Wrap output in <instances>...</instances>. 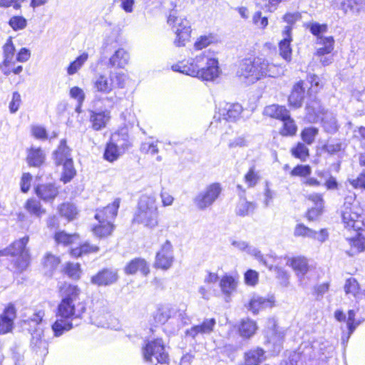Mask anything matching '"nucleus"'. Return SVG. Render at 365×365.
<instances>
[{"instance_id": "c9c22d12", "label": "nucleus", "mask_w": 365, "mask_h": 365, "mask_svg": "<svg viewBox=\"0 0 365 365\" xmlns=\"http://www.w3.org/2000/svg\"><path fill=\"white\" fill-rule=\"evenodd\" d=\"M289 110L282 106L276 104L270 105L265 107L264 114L272 118H276L282 120L284 118L288 117Z\"/></svg>"}, {"instance_id": "f257e3e1", "label": "nucleus", "mask_w": 365, "mask_h": 365, "mask_svg": "<svg viewBox=\"0 0 365 365\" xmlns=\"http://www.w3.org/2000/svg\"><path fill=\"white\" fill-rule=\"evenodd\" d=\"M172 69L205 81H214L220 74L218 60L204 53L187 62L173 65Z\"/></svg>"}, {"instance_id": "dca6fc26", "label": "nucleus", "mask_w": 365, "mask_h": 365, "mask_svg": "<svg viewBox=\"0 0 365 365\" xmlns=\"http://www.w3.org/2000/svg\"><path fill=\"white\" fill-rule=\"evenodd\" d=\"M16 317V309L12 304H9L0 316V334H5L14 329V321Z\"/></svg>"}, {"instance_id": "393cba45", "label": "nucleus", "mask_w": 365, "mask_h": 365, "mask_svg": "<svg viewBox=\"0 0 365 365\" xmlns=\"http://www.w3.org/2000/svg\"><path fill=\"white\" fill-rule=\"evenodd\" d=\"M304 93L305 88L303 87V81H300L295 83L288 98L289 106L294 108H300L304 98Z\"/></svg>"}, {"instance_id": "c85d7f7f", "label": "nucleus", "mask_w": 365, "mask_h": 365, "mask_svg": "<svg viewBox=\"0 0 365 365\" xmlns=\"http://www.w3.org/2000/svg\"><path fill=\"white\" fill-rule=\"evenodd\" d=\"M284 336V331L277 327L274 322L273 328L267 333V342L272 344L275 350L279 351L283 344Z\"/></svg>"}, {"instance_id": "aec40b11", "label": "nucleus", "mask_w": 365, "mask_h": 365, "mask_svg": "<svg viewBox=\"0 0 365 365\" xmlns=\"http://www.w3.org/2000/svg\"><path fill=\"white\" fill-rule=\"evenodd\" d=\"M283 38L279 43V55L287 62H290L292 60V50L290 43L292 41V27L286 26L282 31Z\"/></svg>"}, {"instance_id": "bb28decb", "label": "nucleus", "mask_w": 365, "mask_h": 365, "mask_svg": "<svg viewBox=\"0 0 365 365\" xmlns=\"http://www.w3.org/2000/svg\"><path fill=\"white\" fill-rule=\"evenodd\" d=\"M114 282V272L109 269H103L92 276L91 283L97 286H108Z\"/></svg>"}, {"instance_id": "423d86ee", "label": "nucleus", "mask_w": 365, "mask_h": 365, "mask_svg": "<svg viewBox=\"0 0 365 365\" xmlns=\"http://www.w3.org/2000/svg\"><path fill=\"white\" fill-rule=\"evenodd\" d=\"M29 237L26 235L12 242L9 246L0 250V257H16L14 264L21 272L25 270L29 264L30 255L26 245Z\"/></svg>"}, {"instance_id": "cd10ccee", "label": "nucleus", "mask_w": 365, "mask_h": 365, "mask_svg": "<svg viewBox=\"0 0 365 365\" xmlns=\"http://www.w3.org/2000/svg\"><path fill=\"white\" fill-rule=\"evenodd\" d=\"M287 264L292 267L299 281L302 282L309 270L307 259L304 257H296L289 259Z\"/></svg>"}, {"instance_id": "e433bc0d", "label": "nucleus", "mask_w": 365, "mask_h": 365, "mask_svg": "<svg viewBox=\"0 0 365 365\" xmlns=\"http://www.w3.org/2000/svg\"><path fill=\"white\" fill-rule=\"evenodd\" d=\"M120 132V133L118 134V138H115V160L130 146L128 140V130L121 129Z\"/></svg>"}, {"instance_id": "c03bdc74", "label": "nucleus", "mask_w": 365, "mask_h": 365, "mask_svg": "<svg viewBox=\"0 0 365 365\" xmlns=\"http://www.w3.org/2000/svg\"><path fill=\"white\" fill-rule=\"evenodd\" d=\"M63 166V171L61 173L60 180L63 184L70 182L76 175V170L74 168L73 160L71 162L65 163L61 165Z\"/></svg>"}, {"instance_id": "7ed1b4c3", "label": "nucleus", "mask_w": 365, "mask_h": 365, "mask_svg": "<svg viewBox=\"0 0 365 365\" xmlns=\"http://www.w3.org/2000/svg\"><path fill=\"white\" fill-rule=\"evenodd\" d=\"M61 301L57 307V317L80 318L86 312V307L79 302L81 290L77 285L64 283L60 288Z\"/></svg>"}, {"instance_id": "de8ad7c7", "label": "nucleus", "mask_w": 365, "mask_h": 365, "mask_svg": "<svg viewBox=\"0 0 365 365\" xmlns=\"http://www.w3.org/2000/svg\"><path fill=\"white\" fill-rule=\"evenodd\" d=\"M220 286L222 292L228 296L236 289L237 282L232 277L226 275L221 279Z\"/></svg>"}, {"instance_id": "4c0bfd02", "label": "nucleus", "mask_w": 365, "mask_h": 365, "mask_svg": "<svg viewBox=\"0 0 365 365\" xmlns=\"http://www.w3.org/2000/svg\"><path fill=\"white\" fill-rule=\"evenodd\" d=\"M256 207L255 202H249L245 197H240L236 206L235 212L240 217L249 216L254 213Z\"/></svg>"}, {"instance_id": "5fc2aeb1", "label": "nucleus", "mask_w": 365, "mask_h": 365, "mask_svg": "<svg viewBox=\"0 0 365 365\" xmlns=\"http://www.w3.org/2000/svg\"><path fill=\"white\" fill-rule=\"evenodd\" d=\"M98 250V246L91 245L89 242H86L81 244L78 247L73 249L71 254L75 257H80L83 254L97 252Z\"/></svg>"}, {"instance_id": "3c124183", "label": "nucleus", "mask_w": 365, "mask_h": 365, "mask_svg": "<svg viewBox=\"0 0 365 365\" xmlns=\"http://www.w3.org/2000/svg\"><path fill=\"white\" fill-rule=\"evenodd\" d=\"M270 270H273L276 274V277L278 279L279 284L282 287H287L289 284V275L287 271L279 267H273L268 263V266H266Z\"/></svg>"}, {"instance_id": "473e14b6", "label": "nucleus", "mask_w": 365, "mask_h": 365, "mask_svg": "<svg viewBox=\"0 0 365 365\" xmlns=\"http://www.w3.org/2000/svg\"><path fill=\"white\" fill-rule=\"evenodd\" d=\"M61 259L59 257L53 255L51 252H47L44 255L42 264L45 269V274L48 277H51L53 272L57 269Z\"/></svg>"}, {"instance_id": "2eb2a0df", "label": "nucleus", "mask_w": 365, "mask_h": 365, "mask_svg": "<svg viewBox=\"0 0 365 365\" xmlns=\"http://www.w3.org/2000/svg\"><path fill=\"white\" fill-rule=\"evenodd\" d=\"M243 108L238 103L223 102L218 108L219 118H222L225 122H235L241 117Z\"/></svg>"}, {"instance_id": "864d4df0", "label": "nucleus", "mask_w": 365, "mask_h": 365, "mask_svg": "<svg viewBox=\"0 0 365 365\" xmlns=\"http://www.w3.org/2000/svg\"><path fill=\"white\" fill-rule=\"evenodd\" d=\"M283 122V128L281 130V134L282 135H295L297 126L294 122V120L290 117L289 113H288V117L282 119Z\"/></svg>"}, {"instance_id": "bf43d9fd", "label": "nucleus", "mask_w": 365, "mask_h": 365, "mask_svg": "<svg viewBox=\"0 0 365 365\" xmlns=\"http://www.w3.org/2000/svg\"><path fill=\"white\" fill-rule=\"evenodd\" d=\"M64 272L69 277L73 279H78L81 275V268L79 264H74L73 262H67L64 267Z\"/></svg>"}, {"instance_id": "f704fd0d", "label": "nucleus", "mask_w": 365, "mask_h": 365, "mask_svg": "<svg viewBox=\"0 0 365 365\" xmlns=\"http://www.w3.org/2000/svg\"><path fill=\"white\" fill-rule=\"evenodd\" d=\"M113 39L108 38L106 39L101 48V61L102 62L108 59V63L110 67L114 66V46Z\"/></svg>"}, {"instance_id": "c756f323", "label": "nucleus", "mask_w": 365, "mask_h": 365, "mask_svg": "<svg viewBox=\"0 0 365 365\" xmlns=\"http://www.w3.org/2000/svg\"><path fill=\"white\" fill-rule=\"evenodd\" d=\"M26 349L20 341H15L9 348V355L14 365H23Z\"/></svg>"}, {"instance_id": "79ce46f5", "label": "nucleus", "mask_w": 365, "mask_h": 365, "mask_svg": "<svg viewBox=\"0 0 365 365\" xmlns=\"http://www.w3.org/2000/svg\"><path fill=\"white\" fill-rule=\"evenodd\" d=\"M350 249L347 250V254L354 256L365 250V239L359 235L356 237L349 240Z\"/></svg>"}, {"instance_id": "4468645a", "label": "nucleus", "mask_w": 365, "mask_h": 365, "mask_svg": "<svg viewBox=\"0 0 365 365\" xmlns=\"http://www.w3.org/2000/svg\"><path fill=\"white\" fill-rule=\"evenodd\" d=\"M356 312L354 309H350L348 311V317L346 318V314L341 309H336L334 312L335 319L339 322H346V327L348 329L347 335L344 334L341 336L343 343H346L349 341L351 335L354 333L356 327L361 323V321L356 319Z\"/></svg>"}, {"instance_id": "09e8293b", "label": "nucleus", "mask_w": 365, "mask_h": 365, "mask_svg": "<svg viewBox=\"0 0 365 365\" xmlns=\"http://www.w3.org/2000/svg\"><path fill=\"white\" fill-rule=\"evenodd\" d=\"M362 6L361 0H344L341 4V9L346 14H357Z\"/></svg>"}, {"instance_id": "338daca9", "label": "nucleus", "mask_w": 365, "mask_h": 365, "mask_svg": "<svg viewBox=\"0 0 365 365\" xmlns=\"http://www.w3.org/2000/svg\"><path fill=\"white\" fill-rule=\"evenodd\" d=\"M95 87L100 92L108 93L112 90L111 83H108V78L101 75L95 82Z\"/></svg>"}, {"instance_id": "ea45409f", "label": "nucleus", "mask_w": 365, "mask_h": 365, "mask_svg": "<svg viewBox=\"0 0 365 365\" xmlns=\"http://www.w3.org/2000/svg\"><path fill=\"white\" fill-rule=\"evenodd\" d=\"M24 207L28 212L37 217H41L42 215L46 213V210L42 207L40 201L34 198L28 199Z\"/></svg>"}, {"instance_id": "2f4dec72", "label": "nucleus", "mask_w": 365, "mask_h": 365, "mask_svg": "<svg viewBox=\"0 0 365 365\" xmlns=\"http://www.w3.org/2000/svg\"><path fill=\"white\" fill-rule=\"evenodd\" d=\"M60 317V319H57L51 325L53 336L56 337H59L64 332L68 331L73 328V323L71 321L73 318Z\"/></svg>"}, {"instance_id": "680f3d73", "label": "nucleus", "mask_w": 365, "mask_h": 365, "mask_svg": "<svg viewBox=\"0 0 365 365\" xmlns=\"http://www.w3.org/2000/svg\"><path fill=\"white\" fill-rule=\"evenodd\" d=\"M294 235L297 237L312 238L316 237V231L309 228L303 224H298L295 227Z\"/></svg>"}, {"instance_id": "0e129e2a", "label": "nucleus", "mask_w": 365, "mask_h": 365, "mask_svg": "<svg viewBox=\"0 0 365 365\" xmlns=\"http://www.w3.org/2000/svg\"><path fill=\"white\" fill-rule=\"evenodd\" d=\"M130 55L123 48H119L115 51V64L120 68H124L129 62Z\"/></svg>"}, {"instance_id": "a19ab883", "label": "nucleus", "mask_w": 365, "mask_h": 365, "mask_svg": "<svg viewBox=\"0 0 365 365\" xmlns=\"http://www.w3.org/2000/svg\"><path fill=\"white\" fill-rule=\"evenodd\" d=\"M109 118L110 117L106 112L91 111V121L92 122L93 129L96 130L104 128Z\"/></svg>"}, {"instance_id": "6ab92c4d", "label": "nucleus", "mask_w": 365, "mask_h": 365, "mask_svg": "<svg viewBox=\"0 0 365 365\" xmlns=\"http://www.w3.org/2000/svg\"><path fill=\"white\" fill-rule=\"evenodd\" d=\"M71 153V150L67 145L66 139H61L58 148L52 153V158L54 160L55 165L60 166L65 163L73 160Z\"/></svg>"}, {"instance_id": "6e6552de", "label": "nucleus", "mask_w": 365, "mask_h": 365, "mask_svg": "<svg viewBox=\"0 0 365 365\" xmlns=\"http://www.w3.org/2000/svg\"><path fill=\"white\" fill-rule=\"evenodd\" d=\"M352 197H346L341 208V218L344 227L355 231L365 230V217L359 212L361 210L351 204Z\"/></svg>"}, {"instance_id": "a18cd8bd", "label": "nucleus", "mask_w": 365, "mask_h": 365, "mask_svg": "<svg viewBox=\"0 0 365 365\" xmlns=\"http://www.w3.org/2000/svg\"><path fill=\"white\" fill-rule=\"evenodd\" d=\"M59 214L68 221L73 220L78 214L77 208L73 203L64 202L58 207Z\"/></svg>"}, {"instance_id": "f3484780", "label": "nucleus", "mask_w": 365, "mask_h": 365, "mask_svg": "<svg viewBox=\"0 0 365 365\" xmlns=\"http://www.w3.org/2000/svg\"><path fill=\"white\" fill-rule=\"evenodd\" d=\"M36 196L44 202H52L58 196L59 191L55 183L38 184L34 187Z\"/></svg>"}, {"instance_id": "a211bd4d", "label": "nucleus", "mask_w": 365, "mask_h": 365, "mask_svg": "<svg viewBox=\"0 0 365 365\" xmlns=\"http://www.w3.org/2000/svg\"><path fill=\"white\" fill-rule=\"evenodd\" d=\"M274 305V301L272 297L266 298L259 295L254 294L250 299L247 309L254 314H257L259 312L270 309Z\"/></svg>"}, {"instance_id": "7c9ffc66", "label": "nucleus", "mask_w": 365, "mask_h": 365, "mask_svg": "<svg viewBox=\"0 0 365 365\" xmlns=\"http://www.w3.org/2000/svg\"><path fill=\"white\" fill-rule=\"evenodd\" d=\"M265 351L263 349L257 347L245 353V365H258L265 360Z\"/></svg>"}, {"instance_id": "052dcab7", "label": "nucleus", "mask_w": 365, "mask_h": 365, "mask_svg": "<svg viewBox=\"0 0 365 365\" xmlns=\"http://www.w3.org/2000/svg\"><path fill=\"white\" fill-rule=\"evenodd\" d=\"M312 173L311 167L309 165H297L292 171L290 175L292 177L307 178Z\"/></svg>"}, {"instance_id": "37998d69", "label": "nucleus", "mask_w": 365, "mask_h": 365, "mask_svg": "<svg viewBox=\"0 0 365 365\" xmlns=\"http://www.w3.org/2000/svg\"><path fill=\"white\" fill-rule=\"evenodd\" d=\"M320 120L327 133H334L338 130L336 120L331 113H324Z\"/></svg>"}, {"instance_id": "f03ea898", "label": "nucleus", "mask_w": 365, "mask_h": 365, "mask_svg": "<svg viewBox=\"0 0 365 365\" xmlns=\"http://www.w3.org/2000/svg\"><path fill=\"white\" fill-rule=\"evenodd\" d=\"M284 72L280 66L269 63L261 57L244 59L240 65L237 75L248 84L254 83L263 77L276 78Z\"/></svg>"}, {"instance_id": "e2e57ef3", "label": "nucleus", "mask_w": 365, "mask_h": 365, "mask_svg": "<svg viewBox=\"0 0 365 365\" xmlns=\"http://www.w3.org/2000/svg\"><path fill=\"white\" fill-rule=\"evenodd\" d=\"M74 235L67 233L64 230H60L55 233L54 239L58 244H63L65 245H71L73 241Z\"/></svg>"}, {"instance_id": "49530a36", "label": "nucleus", "mask_w": 365, "mask_h": 365, "mask_svg": "<svg viewBox=\"0 0 365 365\" xmlns=\"http://www.w3.org/2000/svg\"><path fill=\"white\" fill-rule=\"evenodd\" d=\"M88 54L86 52L81 53L76 59L71 61L68 66L66 71L69 76H72L82 67L84 63L88 60Z\"/></svg>"}, {"instance_id": "6e6d98bb", "label": "nucleus", "mask_w": 365, "mask_h": 365, "mask_svg": "<svg viewBox=\"0 0 365 365\" xmlns=\"http://www.w3.org/2000/svg\"><path fill=\"white\" fill-rule=\"evenodd\" d=\"M307 28L312 34L317 37H324L323 34L328 31V26L326 24H319L318 22H309L307 24Z\"/></svg>"}, {"instance_id": "603ef678", "label": "nucleus", "mask_w": 365, "mask_h": 365, "mask_svg": "<svg viewBox=\"0 0 365 365\" xmlns=\"http://www.w3.org/2000/svg\"><path fill=\"white\" fill-rule=\"evenodd\" d=\"M8 24L14 31H21L27 26V19L21 15H15L9 19Z\"/></svg>"}, {"instance_id": "f8f14e48", "label": "nucleus", "mask_w": 365, "mask_h": 365, "mask_svg": "<svg viewBox=\"0 0 365 365\" xmlns=\"http://www.w3.org/2000/svg\"><path fill=\"white\" fill-rule=\"evenodd\" d=\"M95 218L98 223L91 228L93 235L100 238L110 235L113 228L112 220L114 218V202L107 206L103 212L96 213Z\"/></svg>"}, {"instance_id": "8fccbe9b", "label": "nucleus", "mask_w": 365, "mask_h": 365, "mask_svg": "<svg viewBox=\"0 0 365 365\" xmlns=\"http://www.w3.org/2000/svg\"><path fill=\"white\" fill-rule=\"evenodd\" d=\"M15 52L16 48L13 43V38L9 36L3 46V56L5 64L8 62H12Z\"/></svg>"}, {"instance_id": "412c9836", "label": "nucleus", "mask_w": 365, "mask_h": 365, "mask_svg": "<svg viewBox=\"0 0 365 365\" xmlns=\"http://www.w3.org/2000/svg\"><path fill=\"white\" fill-rule=\"evenodd\" d=\"M215 324V319H205L200 324L193 326L190 329H187L185 334L192 339H195L199 334H210L213 331Z\"/></svg>"}, {"instance_id": "9b49d317", "label": "nucleus", "mask_w": 365, "mask_h": 365, "mask_svg": "<svg viewBox=\"0 0 365 365\" xmlns=\"http://www.w3.org/2000/svg\"><path fill=\"white\" fill-rule=\"evenodd\" d=\"M185 311V304H181L179 307L171 304L161 305L158 308L154 319L156 322L163 324L170 318L175 317L180 321L182 325H185L190 322Z\"/></svg>"}, {"instance_id": "69168bd1", "label": "nucleus", "mask_w": 365, "mask_h": 365, "mask_svg": "<svg viewBox=\"0 0 365 365\" xmlns=\"http://www.w3.org/2000/svg\"><path fill=\"white\" fill-rule=\"evenodd\" d=\"M318 134V129L314 127L304 128L302 132V140L308 145H311L314 141L316 135Z\"/></svg>"}, {"instance_id": "4be33fe9", "label": "nucleus", "mask_w": 365, "mask_h": 365, "mask_svg": "<svg viewBox=\"0 0 365 365\" xmlns=\"http://www.w3.org/2000/svg\"><path fill=\"white\" fill-rule=\"evenodd\" d=\"M305 110L306 119L312 123L318 122L325 113L319 101L317 99H314L307 103Z\"/></svg>"}, {"instance_id": "20e7f679", "label": "nucleus", "mask_w": 365, "mask_h": 365, "mask_svg": "<svg viewBox=\"0 0 365 365\" xmlns=\"http://www.w3.org/2000/svg\"><path fill=\"white\" fill-rule=\"evenodd\" d=\"M45 314L42 310L36 312L31 317L28 319L29 329L31 335L30 348L32 352L37 356L45 357L48 354V343L43 339L44 324L43 318Z\"/></svg>"}, {"instance_id": "13d9d810", "label": "nucleus", "mask_w": 365, "mask_h": 365, "mask_svg": "<svg viewBox=\"0 0 365 365\" xmlns=\"http://www.w3.org/2000/svg\"><path fill=\"white\" fill-rule=\"evenodd\" d=\"M292 154L293 156L300 159L302 161H305L309 155V149L304 144L299 143L292 149Z\"/></svg>"}, {"instance_id": "1a4fd4ad", "label": "nucleus", "mask_w": 365, "mask_h": 365, "mask_svg": "<svg viewBox=\"0 0 365 365\" xmlns=\"http://www.w3.org/2000/svg\"><path fill=\"white\" fill-rule=\"evenodd\" d=\"M222 187L219 182H212L206 185L194 197L192 201L195 207L200 210H205L220 197Z\"/></svg>"}, {"instance_id": "774afa93", "label": "nucleus", "mask_w": 365, "mask_h": 365, "mask_svg": "<svg viewBox=\"0 0 365 365\" xmlns=\"http://www.w3.org/2000/svg\"><path fill=\"white\" fill-rule=\"evenodd\" d=\"M120 119L123 121L124 127L122 129H127L128 126H132L135 122V116L130 110L126 109L122 112L120 115Z\"/></svg>"}, {"instance_id": "b1692460", "label": "nucleus", "mask_w": 365, "mask_h": 365, "mask_svg": "<svg viewBox=\"0 0 365 365\" xmlns=\"http://www.w3.org/2000/svg\"><path fill=\"white\" fill-rule=\"evenodd\" d=\"M232 245L241 251H245L250 255L255 257V258L262 263L264 266H268V261L264 257L261 252L256 247L249 245L246 241L242 240H233Z\"/></svg>"}, {"instance_id": "a878e982", "label": "nucleus", "mask_w": 365, "mask_h": 365, "mask_svg": "<svg viewBox=\"0 0 365 365\" xmlns=\"http://www.w3.org/2000/svg\"><path fill=\"white\" fill-rule=\"evenodd\" d=\"M125 271L128 274H133L140 272L143 276H147L150 273V267L145 259L135 258L125 267Z\"/></svg>"}, {"instance_id": "4d7b16f0", "label": "nucleus", "mask_w": 365, "mask_h": 365, "mask_svg": "<svg viewBox=\"0 0 365 365\" xmlns=\"http://www.w3.org/2000/svg\"><path fill=\"white\" fill-rule=\"evenodd\" d=\"M359 284L356 279L353 277H350L346 279V283L344 284V291L346 294H350L351 296L356 297L357 294L359 292Z\"/></svg>"}, {"instance_id": "72a5a7b5", "label": "nucleus", "mask_w": 365, "mask_h": 365, "mask_svg": "<svg viewBox=\"0 0 365 365\" xmlns=\"http://www.w3.org/2000/svg\"><path fill=\"white\" fill-rule=\"evenodd\" d=\"M257 329L256 322L250 318L242 319L238 328L240 335L245 339L252 337L255 334Z\"/></svg>"}, {"instance_id": "5701e85b", "label": "nucleus", "mask_w": 365, "mask_h": 365, "mask_svg": "<svg viewBox=\"0 0 365 365\" xmlns=\"http://www.w3.org/2000/svg\"><path fill=\"white\" fill-rule=\"evenodd\" d=\"M26 163L29 167L40 168L46 160V154L40 147L27 149Z\"/></svg>"}, {"instance_id": "0eeeda50", "label": "nucleus", "mask_w": 365, "mask_h": 365, "mask_svg": "<svg viewBox=\"0 0 365 365\" xmlns=\"http://www.w3.org/2000/svg\"><path fill=\"white\" fill-rule=\"evenodd\" d=\"M168 24L172 26L176 35L174 44L178 47L184 46L185 42L189 40L192 31L189 21L185 17L180 16L176 9H173L168 17Z\"/></svg>"}, {"instance_id": "39448f33", "label": "nucleus", "mask_w": 365, "mask_h": 365, "mask_svg": "<svg viewBox=\"0 0 365 365\" xmlns=\"http://www.w3.org/2000/svg\"><path fill=\"white\" fill-rule=\"evenodd\" d=\"M133 220L149 228H154L158 224V211L155 196H140Z\"/></svg>"}, {"instance_id": "58836bf2", "label": "nucleus", "mask_w": 365, "mask_h": 365, "mask_svg": "<svg viewBox=\"0 0 365 365\" xmlns=\"http://www.w3.org/2000/svg\"><path fill=\"white\" fill-rule=\"evenodd\" d=\"M317 44L322 45V47L317 50V56H324L329 54L334 50V39L333 36L318 37L316 40Z\"/></svg>"}, {"instance_id": "ddd939ff", "label": "nucleus", "mask_w": 365, "mask_h": 365, "mask_svg": "<svg viewBox=\"0 0 365 365\" xmlns=\"http://www.w3.org/2000/svg\"><path fill=\"white\" fill-rule=\"evenodd\" d=\"M174 262L173 247L169 240H166L156 253L154 267L163 270L169 269Z\"/></svg>"}, {"instance_id": "9d476101", "label": "nucleus", "mask_w": 365, "mask_h": 365, "mask_svg": "<svg viewBox=\"0 0 365 365\" xmlns=\"http://www.w3.org/2000/svg\"><path fill=\"white\" fill-rule=\"evenodd\" d=\"M143 355L146 362L155 365L167 364L168 361V354L165 351L164 342L160 338L148 341L143 348Z\"/></svg>"}]
</instances>
